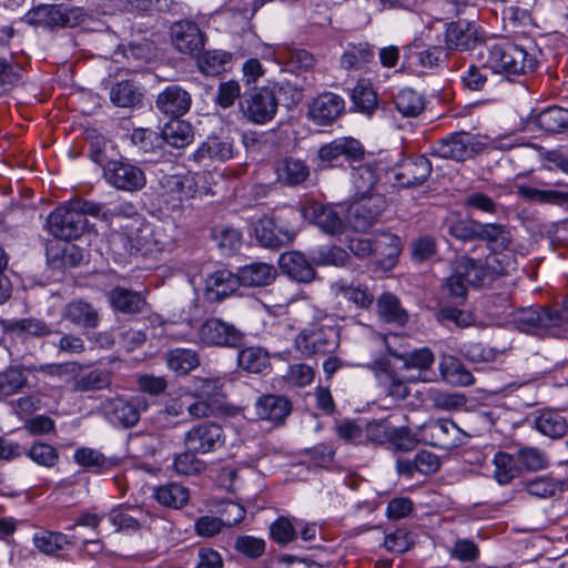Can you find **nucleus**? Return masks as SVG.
I'll use <instances>...</instances> for the list:
<instances>
[{
	"label": "nucleus",
	"mask_w": 568,
	"mask_h": 568,
	"mask_svg": "<svg viewBox=\"0 0 568 568\" xmlns=\"http://www.w3.org/2000/svg\"><path fill=\"white\" fill-rule=\"evenodd\" d=\"M291 409L290 400L281 395H264L255 403L256 416L274 423L284 420Z\"/></svg>",
	"instance_id": "c756f323"
},
{
	"label": "nucleus",
	"mask_w": 568,
	"mask_h": 568,
	"mask_svg": "<svg viewBox=\"0 0 568 568\" xmlns=\"http://www.w3.org/2000/svg\"><path fill=\"white\" fill-rule=\"evenodd\" d=\"M432 173V164L424 155L405 160L394 176L404 187L417 186L424 183Z\"/></svg>",
	"instance_id": "393cba45"
},
{
	"label": "nucleus",
	"mask_w": 568,
	"mask_h": 568,
	"mask_svg": "<svg viewBox=\"0 0 568 568\" xmlns=\"http://www.w3.org/2000/svg\"><path fill=\"white\" fill-rule=\"evenodd\" d=\"M9 331L18 336L43 337L51 334V328L41 320L23 318L12 322Z\"/></svg>",
	"instance_id": "bf43d9fd"
},
{
	"label": "nucleus",
	"mask_w": 568,
	"mask_h": 568,
	"mask_svg": "<svg viewBox=\"0 0 568 568\" xmlns=\"http://www.w3.org/2000/svg\"><path fill=\"white\" fill-rule=\"evenodd\" d=\"M394 104L403 116L415 118L424 110L425 100L417 91L405 88L399 90L394 97Z\"/></svg>",
	"instance_id": "49530a36"
},
{
	"label": "nucleus",
	"mask_w": 568,
	"mask_h": 568,
	"mask_svg": "<svg viewBox=\"0 0 568 568\" xmlns=\"http://www.w3.org/2000/svg\"><path fill=\"white\" fill-rule=\"evenodd\" d=\"M369 369L386 388L389 396L395 399H405L408 396L409 390L406 383L397 377V374L387 359L379 358L369 364Z\"/></svg>",
	"instance_id": "bb28decb"
},
{
	"label": "nucleus",
	"mask_w": 568,
	"mask_h": 568,
	"mask_svg": "<svg viewBox=\"0 0 568 568\" xmlns=\"http://www.w3.org/2000/svg\"><path fill=\"white\" fill-rule=\"evenodd\" d=\"M278 264L281 270L296 282L310 283L314 280V268L300 252L292 251L281 254Z\"/></svg>",
	"instance_id": "c85d7f7f"
},
{
	"label": "nucleus",
	"mask_w": 568,
	"mask_h": 568,
	"mask_svg": "<svg viewBox=\"0 0 568 568\" xmlns=\"http://www.w3.org/2000/svg\"><path fill=\"white\" fill-rule=\"evenodd\" d=\"M240 285L246 287H260L270 285L276 277V270L267 263H252L239 268Z\"/></svg>",
	"instance_id": "2f4dec72"
},
{
	"label": "nucleus",
	"mask_w": 568,
	"mask_h": 568,
	"mask_svg": "<svg viewBox=\"0 0 568 568\" xmlns=\"http://www.w3.org/2000/svg\"><path fill=\"white\" fill-rule=\"evenodd\" d=\"M161 136L173 148H184L193 141L194 134L189 122L173 119L163 126Z\"/></svg>",
	"instance_id": "79ce46f5"
},
{
	"label": "nucleus",
	"mask_w": 568,
	"mask_h": 568,
	"mask_svg": "<svg viewBox=\"0 0 568 568\" xmlns=\"http://www.w3.org/2000/svg\"><path fill=\"white\" fill-rule=\"evenodd\" d=\"M442 378L453 386H470L473 374L454 356H443L439 362Z\"/></svg>",
	"instance_id": "f704fd0d"
},
{
	"label": "nucleus",
	"mask_w": 568,
	"mask_h": 568,
	"mask_svg": "<svg viewBox=\"0 0 568 568\" xmlns=\"http://www.w3.org/2000/svg\"><path fill=\"white\" fill-rule=\"evenodd\" d=\"M486 64L495 73L518 75L532 71L536 60L519 45L499 42L488 48Z\"/></svg>",
	"instance_id": "39448f33"
},
{
	"label": "nucleus",
	"mask_w": 568,
	"mask_h": 568,
	"mask_svg": "<svg viewBox=\"0 0 568 568\" xmlns=\"http://www.w3.org/2000/svg\"><path fill=\"white\" fill-rule=\"evenodd\" d=\"M109 300L114 310L125 314L142 313L148 305L142 293L121 286L111 290Z\"/></svg>",
	"instance_id": "473e14b6"
},
{
	"label": "nucleus",
	"mask_w": 568,
	"mask_h": 568,
	"mask_svg": "<svg viewBox=\"0 0 568 568\" xmlns=\"http://www.w3.org/2000/svg\"><path fill=\"white\" fill-rule=\"evenodd\" d=\"M352 101L356 111L371 116L377 109V95L372 85L359 81L352 91Z\"/></svg>",
	"instance_id": "864d4df0"
},
{
	"label": "nucleus",
	"mask_w": 568,
	"mask_h": 568,
	"mask_svg": "<svg viewBox=\"0 0 568 568\" xmlns=\"http://www.w3.org/2000/svg\"><path fill=\"white\" fill-rule=\"evenodd\" d=\"M337 298L344 300L356 308H368L374 302V294L361 285L348 284L343 280L332 284Z\"/></svg>",
	"instance_id": "72a5a7b5"
},
{
	"label": "nucleus",
	"mask_w": 568,
	"mask_h": 568,
	"mask_svg": "<svg viewBox=\"0 0 568 568\" xmlns=\"http://www.w3.org/2000/svg\"><path fill=\"white\" fill-rule=\"evenodd\" d=\"M453 273L455 278H462L468 285L478 286L484 281L486 271L480 262L460 257L456 261Z\"/></svg>",
	"instance_id": "603ef678"
},
{
	"label": "nucleus",
	"mask_w": 568,
	"mask_h": 568,
	"mask_svg": "<svg viewBox=\"0 0 568 568\" xmlns=\"http://www.w3.org/2000/svg\"><path fill=\"white\" fill-rule=\"evenodd\" d=\"M63 318L82 328H94L99 324V313L95 307L83 301L69 302L62 313Z\"/></svg>",
	"instance_id": "7c9ffc66"
},
{
	"label": "nucleus",
	"mask_w": 568,
	"mask_h": 568,
	"mask_svg": "<svg viewBox=\"0 0 568 568\" xmlns=\"http://www.w3.org/2000/svg\"><path fill=\"white\" fill-rule=\"evenodd\" d=\"M212 179L211 172L165 174L159 180L160 194L173 207H180L185 201L214 195Z\"/></svg>",
	"instance_id": "f03ea898"
},
{
	"label": "nucleus",
	"mask_w": 568,
	"mask_h": 568,
	"mask_svg": "<svg viewBox=\"0 0 568 568\" xmlns=\"http://www.w3.org/2000/svg\"><path fill=\"white\" fill-rule=\"evenodd\" d=\"M191 94L179 84H170L156 97V109L172 119H179L191 108Z\"/></svg>",
	"instance_id": "6ab92c4d"
},
{
	"label": "nucleus",
	"mask_w": 568,
	"mask_h": 568,
	"mask_svg": "<svg viewBox=\"0 0 568 568\" xmlns=\"http://www.w3.org/2000/svg\"><path fill=\"white\" fill-rule=\"evenodd\" d=\"M85 14L79 7L43 4L30 10L28 22L48 29L74 28L84 21Z\"/></svg>",
	"instance_id": "0eeeda50"
},
{
	"label": "nucleus",
	"mask_w": 568,
	"mask_h": 568,
	"mask_svg": "<svg viewBox=\"0 0 568 568\" xmlns=\"http://www.w3.org/2000/svg\"><path fill=\"white\" fill-rule=\"evenodd\" d=\"M352 181L356 189V196H368L373 194L376 174L369 165H361L353 170Z\"/></svg>",
	"instance_id": "680f3d73"
},
{
	"label": "nucleus",
	"mask_w": 568,
	"mask_h": 568,
	"mask_svg": "<svg viewBox=\"0 0 568 568\" xmlns=\"http://www.w3.org/2000/svg\"><path fill=\"white\" fill-rule=\"evenodd\" d=\"M27 386V376L20 367H9L0 373V399Z\"/></svg>",
	"instance_id": "6e6d98bb"
},
{
	"label": "nucleus",
	"mask_w": 568,
	"mask_h": 568,
	"mask_svg": "<svg viewBox=\"0 0 568 568\" xmlns=\"http://www.w3.org/2000/svg\"><path fill=\"white\" fill-rule=\"evenodd\" d=\"M168 367L179 375H186L200 365V358L195 351L190 348H174L166 353Z\"/></svg>",
	"instance_id": "a18cd8bd"
},
{
	"label": "nucleus",
	"mask_w": 568,
	"mask_h": 568,
	"mask_svg": "<svg viewBox=\"0 0 568 568\" xmlns=\"http://www.w3.org/2000/svg\"><path fill=\"white\" fill-rule=\"evenodd\" d=\"M103 178L112 187L124 192H136L146 184L144 171L128 160H112L103 168Z\"/></svg>",
	"instance_id": "1a4fd4ad"
},
{
	"label": "nucleus",
	"mask_w": 568,
	"mask_h": 568,
	"mask_svg": "<svg viewBox=\"0 0 568 568\" xmlns=\"http://www.w3.org/2000/svg\"><path fill=\"white\" fill-rule=\"evenodd\" d=\"M232 156V144L221 141L216 138H210L202 142L201 145L192 154V159L196 163L205 161H225Z\"/></svg>",
	"instance_id": "58836bf2"
},
{
	"label": "nucleus",
	"mask_w": 568,
	"mask_h": 568,
	"mask_svg": "<svg viewBox=\"0 0 568 568\" xmlns=\"http://www.w3.org/2000/svg\"><path fill=\"white\" fill-rule=\"evenodd\" d=\"M109 519L118 531H136L150 524L151 516L142 508L130 506L111 510Z\"/></svg>",
	"instance_id": "cd10ccee"
},
{
	"label": "nucleus",
	"mask_w": 568,
	"mask_h": 568,
	"mask_svg": "<svg viewBox=\"0 0 568 568\" xmlns=\"http://www.w3.org/2000/svg\"><path fill=\"white\" fill-rule=\"evenodd\" d=\"M479 237L488 243L493 252L506 250L511 243L510 232L499 224H481Z\"/></svg>",
	"instance_id": "5fc2aeb1"
},
{
	"label": "nucleus",
	"mask_w": 568,
	"mask_h": 568,
	"mask_svg": "<svg viewBox=\"0 0 568 568\" xmlns=\"http://www.w3.org/2000/svg\"><path fill=\"white\" fill-rule=\"evenodd\" d=\"M30 371L40 372L50 377H57L60 381L69 382L72 379V376H75L80 371H82V365L75 362L69 363H51L40 365L39 367L32 366Z\"/></svg>",
	"instance_id": "13d9d810"
},
{
	"label": "nucleus",
	"mask_w": 568,
	"mask_h": 568,
	"mask_svg": "<svg viewBox=\"0 0 568 568\" xmlns=\"http://www.w3.org/2000/svg\"><path fill=\"white\" fill-rule=\"evenodd\" d=\"M536 429L550 438L562 437L568 429L566 418L556 410H544L535 419Z\"/></svg>",
	"instance_id": "c03bdc74"
},
{
	"label": "nucleus",
	"mask_w": 568,
	"mask_h": 568,
	"mask_svg": "<svg viewBox=\"0 0 568 568\" xmlns=\"http://www.w3.org/2000/svg\"><path fill=\"white\" fill-rule=\"evenodd\" d=\"M49 232L57 239L71 241L82 235L88 226V221L75 207L71 201L53 211L47 219Z\"/></svg>",
	"instance_id": "9d476101"
},
{
	"label": "nucleus",
	"mask_w": 568,
	"mask_h": 568,
	"mask_svg": "<svg viewBox=\"0 0 568 568\" xmlns=\"http://www.w3.org/2000/svg\"><path fill=\"white\" fill-rule=\"evenodd\" d=\"M536 124L550 133L566 130L568 129V110L559 106L547 108L537 115Z\"/></svg>",
	"instance_id": "3c124183"
},
{
	"label": "nucleus",
	"mask_w": 568,
	"mask_h": 568,
	"mask_svg": "<svg viewBox=\"0 0 568 568\" xmlns=\"http://www.w3.org/2000/svg\"><path fill=\"white\" fill-rule=\"evenodd\" d=\"M388 442L396 449L404 452L412 450L417 443H420L418 439V430L413 434L412 430L406 426L390 427Z\"/></svg>",
	"instance_id": "338daca9"
},
{
	"label": "nucleus",
	"mask_w": 568,
	"mask_h": 568,
	"mask_svg": "<svg viewBox=\"0 0 568 568\" xmlns=\"http://www.w3.org/2000/svg\"><path fill=\"white\" fill-rule=\"evenodd\" d=\"M483 39L480 27L475 21L458 20L446 28V48L452 50H470Z\"/></svg>",
	"instance_id": "a211bd4d"
},
{
	"label": "nucleus",
	"mask_w": 568,
	"mask_h": 568,
	"mask_svg": "<svg viewBox=\"0 0 568 568\" xmlns=\"http://www.w3.org/2000/svg\"><path fill=\"white\" fill-rule=\"evenodd\" d=\"M142 91L133 81L123 80L110 89V101L119 108H132L141 102Z\"/></svg>",
	"instance_id": "37998d69"
},
{
	"label": "nucleus",
	"mask_w": 568,
	"mask_h": 568,
	"mask_svg": "<svg viewBox=\"0 0 568 568\" xmlns=\"http://www.w3.org/2000/svg\"><path fill=\"white\" fill-rule=\"evenodd\" d=\"M303 216L327 234H337L343 230V221L333 207L320 203H308L302 209Z\"/></svg>",
	"instance_id": "a878e982"
},
{
	"label": "nucleus",
	"mask_w": 568,
	"mask_h": 568,
	"mask_svg": "<svg viewBox=\"0 0 568 568\" xmlns=\"http://www.w3.org/2000/svg\"><path fill=\"white\" fill-rule=\"evenodd\" d=\"M153 497L162 506L179 509L187 504L190 494L186 487L171 483L154 487Z\"/></svg>",
	"instance_id": "ea45409f"
},
{
	"label": "nucleus",
	"mask_w": 568,
	"mask_h": 568,
	"mask_svg": "<svg viewBox=\"0 0 568 568\" xmlns=\"http://www.w3.org/2000/svg\"><path fill=\"white\" fill-rule=\"evenodd\" d=\"M296 349L305 356L334 353L339 346L336 327L326 324L325 320L308 323L295 336Z\"/></svg>",
	"instance_id": "20e7f679"
},
{
	"label": "nucleus",
	"mask_w": 568,
	"mask_h": 568,
	"mask_svg": "<svg viewBox=\"0 0 568 568\" xmlns=\"http://www.w3.org/2000/svg\"><path fill=\"white\" fill-rule=\"evenodd\" d=\"M74 462L93 473H103L115 466L113 458L104 456L98 449L91 447H81L74 452Z\"/></svg>",
	"instance_id": "a19ab883"
},
{
	"label": "nucleus",
	"mask_w": 568,
	"mask_h": 568,
	"mask_svg": "<svg viewBox=\"0 0 568 568\" xmlns=\"http://www.w3.org/2000/svg\"><path fill=\"white\" fill-rule=\"evenodd\" d=\"M487 266L497 274H508L516 268L517 261L509 246L506 250L494 251L487 257Z\"/></svg>",
	"instance_id": "e2e57ef3"
},
{
	"label": "nucleus",
	"mask_w": 568,
	"mask_h": 568,
	"mask_svg": "<svg viewBox=\"0 0 568 568\" xmlns=\"http://www.w3.org/2000/svg\"><path fill=\"white\" fill-rule=\"evenodd\" d=\"M197 454L199 453L186 449L185 453L176 456L173 464L175 471L181 475H194L201 473L205 465L196 457Z\"/></svg>",
	"instance_id": "774afa93"
},
{
	"label": "nucleus",
	"mask_w": 568,
	"mask_h": 568,
	"mask_svg": "<svg viewBox=\"0 0 568 568\" xmlns=\"http://www.w3.org/2000/svg\"><path fill=\"white\" fill-rule=\"evenodd\" d=\"M174 47L182 53L195 55L204 47V36L199 27L191 21H179L171 27Z\"/></svg>",
	"instance_id": "4be33fe9"
},
{
	"label": "nucleus",
	"mask_w": 568,
	"mask_h": 568,
	"mask_svg": "<svg viewBox=\"0 0 568 568\" xmlns=\"http://www.w3.org/2000/svg\"><path fill=\"white\" fill-rule=\"evenodd\" d=\"M111 250L122 256L125 254H141L153 256L172 248V240L162 227L153 229L139 221L122 226L120 231L110 235Z\"/></svg>",
	"instance_id": "f257e3e1"
},
{
	"label": "nucleus",
	"mask_w": 568,
	"mask_h": 568,
	"mask_svg": "<svg viewBox=\"0 0 568 568\" xmlns=\"http://www.w3.org/2000/svg\"><path fill=\"white\" fill-rule=\"evenodd\" d=\"M277 55L287 65L298 70H308L314 64V57L304 49L283 48Z\"/></svg>",
	"instance_id": "052dcab7"
},
{
	"label": "nucleus",
	"mask_w": 568,
	"mask_h": 568,
	"mask_svg": "<svg viewBox=\"0 0 568 568\" xmlns=\"http://www.w3.org/2000/svg\"><path fill=\"white\" fill-rule=\"evenodd\" d=\"M374 58L373 48L368 44L354 47L341 57V65L344 69H359Z\"/></svg>",
	"instance_id": "0e129e2a"
},
{
	"label": "nucleus",
	"mask_w": 568,
	"mask_h": 568,
	"mask_svg": "<svg viewBox=\"0 0 568 568\" xmlns=\"http://www.w3.org/2000/svg\"><path fill=\"white\" fill-rule=\"evenodd\" d=\"M494 478L500 485L509 484L514 478L520 475L519 464L516 454L511 455L504 452H498L494 456Z\"/></svg>",
	"instance_id": "09e8293b"
},
{
	"label": "nucleus",
	"mask_w": 568,
	"mask_h": 568,
	"mask_svg": "<svg viewBox=\"0 0 568 568\" xmlns=\"http://www.w3.org/2000/svg\"><path fill=\"white\" fill-rule=\"evenodd\" d=\"M73 537L50 530L40 531L33 537L34 547L48 556H55L59 551L73 546Z\"/></svg>",
	"instance_id": "4c0bfd02"
},
{
	"label": "nucleus",
	"mask_w": 568,
	"mask_h": 568,
	"mask_svg": "<svg viewBox=\"0 0 568 568\" xmlns=\"http://www.w3.org/2000/svg\"><path fill=\"white\" fill-rule=\"evenodd\" d=\"M466 434L450 419H429L418 427L420 443L442 449H452L464 444Z\"/></svg>",
	"instance_id": "6e6552de"
},
{
	"label": "nucleus",
	"mask_w": 568,
	"mask_h": 568,
	"mask_svg": "<svg viewBox=\"0 0 568 568\" xmlns=\"http://www.w3.org/2000/svg\"><path fill=\"white\" fill-rule=\"evenodd\" d=\"M385 206L386 201L382 194L357 196L349 206L348 221L354 230L365 232L376 223Z\"/></svg>",
	"instance_id": "4468645a"
},
{
	"label": "nucleus",
	"mask_w": 568,
	"mask_h": 568,
	"mask_svg": "<svg viewBox=\"0 0 568 568\" xmlns=\"http://www.w3.org/2000/svg\"><path fill=\"white\" fill-rule=\"evenodd\" d=\"M224 383L220 377H195L193 393L197 398H214L221 395Z\"/></svg>",
	"instance_id": "69168bd1"
},
{
	"label": "nucleus",
	"mask_w": 568,
	"mask_h": 568,
	"mask_svg": "<svg viewBox=\"0 0 568 568\" xmlns=\"http://www.w3.org/2000/svg\"><path fill=\"white\" fill-rule=\"evenodd\" d=\"M363 156L362 143L349 136L337 138L318 150V159L325 166L341 165L344 161L352 163Z\"/></svg>",
	"instance_id": "2eb2a0df"
},
{
	"label": "nucleus",
	"mask_w": 568,
	"mask_h": 568,
	"mask_svg": "<svg viewBox=\"0 0 568 568\" xmlns=\"http://www.w3.org/2000/svg\"><path fill=\"white\" fill-rule=\"evenodd\" d=\"M239 366L248 372L258 374L270 365L267 352L258 346H250L241 349L237 354Z\"/></svg>",
	"instance_id": "de8ad7c7"
},
{
	"label": "nucleus",
	"mask_w": 568,
	"mask_h": 568,
	"mask_svg": "<svg viewBox=\"0 0 568 568\" xmlns=\"http://www.w3.org/2000/svg\"><path fill=\"white\" fill-rule=\"evenodd\" d=\"M258 242L268 248H278L292 242L295 236L293 227L280 225L274 217L264 216L255 225Z\"/></svg>",
	"instance_id": "412c9836"
},
{
	"label": "nucleus",
	"mask_w": 568,
	"mask_h": 568,
	"mask_svg": "<svg viewBox=\"0 0 568 568\" xmlns=\"http://www.w3.org/2000/svg\"><path fill=\"white\" fill-rule=\"evenodd\" d=\"M345 101L338 94L324 92L316 97L308 106V118L317 125L333 123L344 111Z\"/></svg>",
	"instance_id": "aec40b11"
},
{
	"label": "nucleus",
	"mask_w": 568,
	"mask_h": 568,
	"mask_svg": "<svg viewBox=\"0 0 568 568\" xmlns=\"http://www.w3.org/2000/svg\"><path fill=\"white\" fill-rule=\"evenodd\" d=\"M513 324L520 332L540 336L552 328L568 329V298L560 307H521L513 313Z\"/></svg>",
	"instance_id": "7ed1b4c3"
},
{
	"label": "nucleus",
	"mask_w": 568,
	"mask_h": 568,
	"mask_svg": "<svg viewBox=\"0 0 568 568\" xmlns=\"http://www.w3.org/2000/svg\"><path fill=\"white\" fill-rule=\"evenodd\" d=\"M199 337L209 346L239 347L243 342V333L220 318L206 320L199 328Z\"/></svg>",
	"instance_id": "f3484780"
},
{
	"label": "nucleus",
	"mask_w": 568,
	"mask_h": 568,
	"mask_svg": "<svg viewBox=\"0 0 568 568\" xmlns=\"http://www.w3.org/2000/svg\"><path fill=\"white\" fill-rule=\"evenodd\" d=\"M487 145L486 138L468 132H456L436 142L433 152L439 158L462 162L481 153Z\"/></svg>",
	"instance_id": "423d86ee"
},
{
	"label": "nucleus",
	"mask_w": 568,
	"mask_h": 568,
	"mask_svg": "<svg viewBox=\"0 0 568 568\" xmlns=\"http://www.w3.org/2000/svg\"><path fill=\"white\" fill-rule=\"evenodd\" d=\"M275 172L281 183L291 186L303 183L310 175V169L305 162L294 158L278 161Z\"/></svg>",
	"instance_id": "c9c22d12"
},
{
	"label": "nucleus",
	"mask_w": 568,
	"mask_h": 568,
	"mask_svg": "<svg viewBox=\"0 0 568 568\" xmlns=\"http://www.w3.org/2000/svg\"><path fill=\"white\" fill-rule=\"evenodd\" d=\"M377 311L379 316L389 323L404 325L408 320L407 312L392 293H384L377 298Z\"/></svg>",
	"instance_id": "8fccbe9b"
},
{
	"label": "nucleus",
	"mask_w": 568,
	"mask_h": 568,
	"mask_svg": "<svg viewBox=\"0 0 568 568\" xmlns=\"http://www.w3.org/2000/svg\"><path fill=\"white\" fill-rule=\"evenodd\" d=\"M239 278L229 270H217L204 281V298L217 303L231 296L239 287Z\"/></svg>",
	"instance_id": "5701e85b"
},
{
	"label": "nucleus",
	"mask_w": 568,
	"mask_h": 568,
	"mask_svg": "<svg viewBox=\"0 0 568 568\" xmlns=\"http://www.w3.org/2000/svg\"><path fill=\"white\" fill-rule=\"evenodd\" d=\"M225 436L221 425L203 422L191 427L184 435L187 450L201 455L213 453L224 445Z\"/></svg>",
	"instance_id": "f8f14e48"
},
{
	"label": "nucleus",
	"mask_w": 568,
	"mask_h": 568,
	"mask_svg": "<svg viewBox=\"0 0 568 568\" xmlns=\"http://www.w3.org/2000/svg\"><path fill=\"white\" fill-rule=\"evenodd\" d=\"M81 371L72 376L73 383L71 389L78 393L101 390L111 385V375L106 369L95 368L80 374Z\"/></svg>",
	"instance_id": "e433bc0d"
},
{
	"label": "nucleus",
	"mask_w": 568,
	"mask_h": 568,
	"mask_svg": "<svg viewBox=\"0 0 568 568\" xmlns=\"http://www.w3.org/2000/svg\"><path fill=\"white\" fill-rule=\"evenodd\" d=\"M390 339H397L395 335L393 336H382L381 341L385 344L387 352L395 358H398L403 362V367L406 369H417L418 375L416 377H412L413 382H432L435 378V374L430 372V367L434 364L435 355L428 347H423L415 349L410 353L403 352L395 348L392 344Z\"/></svg>",
	"instance_id": "9b49d317"
},
{
	"label": "nucleus",
	"mask_w": 568,
	"mask_h": 568,
	"mask_svg": "<svg viewBox=\"0 0 568 568\" xmlns=\"http://www.w3.org/2000/svg\"><path fill=\"white\" fill-rule=\"evenodd\" d=\"M400 253L399 237L392 233H381L373 240L372 261L381 270L393 268Z\"/></svg>",
	"instance_id": "b1692460"
},
{
	"label": "nucleus",
	"mask_w": 568,
	"mask_h": 568,
	"mask_svg": "<svg viewBox=\"0 0 568 568\" xmlns=\"http://www.w3.org/2000/svg\"><path fill=\"white\" fill-rule=\"evenodd\" d=\"M241 111L251 122L263 124L271 121L277 111V100L268 88L246 94L240 102Z\"/></svg>",
	"instance_id": "ddd939ff"
},
{
	"label": "nucleus",
	"mask_w": 568,
	"mask_h": 568,
	"mask_svg": "<svg viewBox=\"0 0 568 568\" xmlns=\"http://www.w3.org/2000/svg\"><path fill=\"white\" fill-rule=\"evenodd\" d=\"M520 471H538L548 466V459L544 452L534 447H525L516 453Z\"/></svg>",
	"instance_id": "4d7b16f0"
},
{
	"label": "nucleus",
	"mask_w": 568,
	"mask_h": 568,
	"mask_svg": "<svg viewBox=\"0 0 568 568\" xmlns=\"http://www.w3.org/2000/svg\"><path fill=\"white\" fill-rule=\"evenodd\" d=\"M148 406V400L143 396H134L130 399L116 397L105 403L104 410L111 423L130 428L136 425L141 413L146 410Z\"/></svg>",
	"instance_id": "dca6fc26"
}]
</instances>
